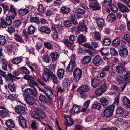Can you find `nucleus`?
<instances>
[{
	"mask_svg": "<svg viewBox=\"0 0 130 130\" xmlns=\"http://www.w3.org/2000/svg\"><path fill=\"white\" fill-rule=\"evenodd\" d=\"M54 73L47 68H44L42 75V77L44 81L47 82L49 81L50 77Z\"/></svg>",
	"mask_w": 130,
	"mask_h": 130,
	"instance_id": "obj_1",
	"label": "nucleus"
},
{
	"mask_svg": "<svg viewBox=\"0 0 130 130\" xmlns=\"http://www.w3.org/2000/svg\"><path fill=\"white\" fill-rule=\"evenodd\" d=\"M14 78H16V77L10 73L8 74L7 76V80L9 81H11L8 83V87L10 90L12 92L14 91L15 88V85L11 80Z\"/></svg>",
	"mask_w": 130,
	"mask_h": 130,
	"instance_id": "obj_2",
	"label": "nucleus"
},
{
	"mask_svg": "<svg viewBox=\"0 0 130 130\" xmlns=\"http://www.w3.org/2000/svg\"><path fill=\"white\" fill-rule=\"evenodd\" d=\"M114 108L115 106L113 105H110L106 107L103 111L104 116L107 118L111 117L113 115Z\"/></svg>",
	"mask_w": 130,
	"mask_h": 130,
	"instance_id": "obj_3",
	"label": "nucleus"
},
{
	"mask_svg": "<svg viewBox=\"0 0 130 130\" xmlns=\"http://www.w3.org/2000/svg\"><path fill=\"white\" fill-rule=\"evenodd\" d=\"M38 88L40 91L44 93L49 99L52 100L53 99L54 97V95L51 89L47 88L45 87L43 88L38 87Z\"/></svg>",
	"mask_w": 130,
	"mask_h": 130,
	"instance_id": "obj_4",
	"label": "nucleus"
},
{
	"mask_svg": "<svg viewBox=\"0 0 130 130\" xmlns=\"http://www.w3.org/2000/svg\"><path fill=\"white\" fill-rule=\"evenodd\" d=\"M82 71L80 69L76 68L73 73L74 80L76 82L78 81L82 77Z\"/></svg>",
	"mask_w": 130,
	"mask_h": 130,
	"instance_id": "obj_5",
	"label": "nucleus"
},
{
	"mask_svg": "<svg viewBox=\"0 0 130 130\" xmlns=\"http://www.w3.org/2000/svg\"><path fill=\"white\" fill-rule=\"evenodd\" d=\"M116 113L117 114L121 115L122 117L124 118L128 114V111L124 110L121 107H118L116 109Z\"/></svg>",
	"mask_w": 130,
	"mask_h": 130,
	"instance_id": "obj_6",
	"label": "nucleus"
},
{
	"mask_svg": "<svg viewBox=\"0 0 130 130\" xmlns=\"http://www.w3.org/2000/svg\"><path fill=\"white\" fill-rule=\"evenodd\" d=\"M18 118L19 123L20 126L24 128H26L27 125L25 118L21 115L18 116Z\"/></svg>",
	"mask_w": 130,
	"mask_h": 130,
	"instance_id": "obj_7",
	"label": "nucleus"
},
{
	"mask_svg": "<svg viewBox=\"0 0 130 130\" xmlns=\"http://www.w3.org/2000/svg\"><path fill=\"white\" fill-rule=\"evenodd\" d=\"M89 7L90 10H99L101 8L99 4L97 2H94L91 3Z\"/></svg>",
	"mask_w": 130,
	"mask_h": 130,
	"instance_id": "obj_8",
	"label": "nucleus"
},
{
	"mask_svg": "<svg viewBox=\"0 0 130 130\" xmlns=\"http://www.w3.org/2000/svg\"><path fill=\"white\" fill-rule=\"evenodd\" d=\"M15 111L18 114L24 115L26 113L24 107L21 105H19L16 107Z\"/></svg>",
	"mask_w": 130,
	"mask_h": 130,
	"instance_id": "obj_9",
	"label": "nucleus"
},
{
	"mask_svg": "<svg viewBox=\"0 0 130 130\" xmlns=\"http://www.w3.org/2000/svg\"><path fill=\"white\" fill-rule=\"evenodd\" d=\"M24 99L26 103L30 105H33L35 101V99L30 96L26 95L24 98Z\"/></svg>",
	"mask_w": 130,
	"mask_h": 130,
	"instance_id": "obj_10",
	"label": "nucleus"
},
{
	"mask_svg": "<svg viewBox=\"0 0 130 130\" xmlns=\"http://www.w3.org/2000/svg\"><path fill=\"white\" fill-rule=\"evenodd\" d=\"M9 12L12 14L11 17L12 19H14L17 15V12L14 6L12 5H10L9 10Z\"/></svg>",
	"mask_w": 130,
	"mask_h": 130,
	"instance_id": "obj_11",
	"label": "nucleus"
},
{
	"mask_svg": "<svg viewBox=\"0 0 130 130\" xmlns=\"http://www.w3.org/2000/svg\"><path fill=\"white\" fill-rule=\"evenodd\" d=\"M106 89L105 86H101L96 90L95 93L97 95L100 96L105 92Z\"/></svg>",
	"mask_w": 130,
	"mask_h": 130,
	"instance_id": "obj_12",
	"label": "nucleus"
},
{
	"mask_svg": "<svg viewBox=\"0 0 130 130\" xmlns=\"http://www.w3.org/2000/svg\"><path fill=\"white\" fill-rule=\"evenodd\" d=\"M96 20L98 26L100 28H103L105 23L104 19L102 18H97Z\"/></svg>",
	"mask_w": 130,
	"mask_h": 130,
	"instance_id": "obj_13",
	"label": "nucleus"
},
{
	"mask_svg": "<svg viewBox=\"0 0 130 130\" xmlns=\"http://www.w3.org/2000/svg\"><path fill=\"white\" fill-rule=\"evenodd\" d=\"M39 30L40 32L49 34L50 33L51 30L50 28L48 27L43 26L40 28Z\"/></svg>",
	"mask_w": 130,
	"mask_h": 130,
	"instance_id": "obj_14",
	"label": "nucleus"
},
{
	"mask_svg": "<svg viewBox=\"0 0 130 130\" xmlns=\"http://www.w3.org/2000/svg\"><path fill=\"white\" fill-rule=\"evenodd\" d=\"M103 61L101 57L97 56L95 57L93 60V63L95 64H97L100 65L102 64Z\"/></svg>",
	"mask_w": 130,
	"mask_h": 130,
	"instance_id": "obj_15",
	"label": "nucleus"
},
{
	"mask_svg": "<svg viewBox=\"0 0 130 130\" xmlns=\"http://www.w3.org/2000/svg\"><path fill=\"white\" fill-rule=\"evenodd\" d=\"M118 7L120 11L123 13L128 11V8L123 4L119 3L118 4Z\"/></svg>",
	"mask_w": 130,
	"mask_h": 130,
	"instance_id": "obj_16",
	"label": "nucleus"
},
{
	"mask_svg": "<svg viewBox=\"0 0 130 130\" xmlns=\"http://www.w3.org/2000/svg\"><path fill=\"white\" fill-rule=\"evenodd\" d=\"M98 45V43L95 42H92L91 44L87 43L85 45V47L89 48L94 50L95 48H96Z\"/></svg>",
	"mask_w": 130,
	"mask_h": 130,
	"instance_id": "obj_17",
	"label": "nucleus"
},
{
	"mask_svg": "<svg viewBox=\"0 0 130 130\" xmlns=\"http://www.w3.org/2000/svg\"><path fill=\"white\" fill-rule=\"evenodd\" d=\"M119 53L120 55L122 57H126L128 54L127 50L126 48L120 50L119 51Z\"/></svg>",
	"mask_w": 130,
	"mask_h": 130,
	"instance_id": "obj_18",
	"label": "nucleus"
},
{
	"mask_svg": "<svg viewBox=\"0 0 130 130\" xmlns=\"http://www.w3.org/2000/svg\"><path fill=\"white\" fill-rule=\"evenodd\" d=\"M72 79L70 78H66L63 80L62 85L64 87H67L69 86L72 83Z\"/></svg>",
	"mask_w": 130,
	"mask_h": 130,
	"instance_id": "obj_19",
	"label": "nucleus"
},
{
	"mask_svg": "<svg viewBox=\"0 0 130 130\" xmlns=\"http://www.w3.org/2000/svg\"><path fill=\"white\" fill-rule=\"evenodd\" d=\"M6 125L8 128H14L15 125L14 122L12 119H10L7 120L6 122Z\"/></svg>",
	"mask_w": 130,
	"mask_h": 130,
	"instance_id": "obj_20",
	"label": "nucleus"
},
{
	"mask_svg": "<svg viewBox=\"0 0 130 130\" xmlns=\"http://www.w3.org/2000/svg\"><path fill=\"white\" fill-rule=\"evenodd\" d=\"M100 80L98 78H95L91 81L92 86L94 88H96L100 85Z\"/></svg>",
	"mask_w": 130,
	"mask_h": 130,
	"instance_id": "obj_21",
	"label": "nucleus"
},
{
	"mask_svg": "<svg viewBox=\"0 0 130 130\" xmlns=\"http://www.w3.org/2000/svg\"><path fill=\"white\" fill-rule=\"evenodd\" d=\"M122 102L124 106L127 108H130V100L128 98L124 97L123 99Z\"/></svg>",
	"mask_w": 130,
	"mask_h": 130,
	"instance_id": "obj_22",
	"label": "nucleus"
},
{
	"mask_svg": "<svg viewBox=\"0 0 130 130\" xmlns=\"http://www.w3.org/2000/svg\"><path fill=\"white\" fill-rule=\"evenodd\" d=\"M39 109L38 108L36 109L35 111L32 112L31 114L32 117L37 120H39Z\"/></svg>",
	"mask_w": 130,
	"mask_h": 130,
	"instance_id": "obj_23",
	"label": "nucleus"
},
{
	"mask_svg": "<svg viewBox=\"0 0 130 130\" xmlns=\"http://www.w3.org/2000/svg\"><path fill=\"white\" fill-rule=\"evenodd\" d=\"M116 16L114 14H110L108 15L106 20L108 22H112L116 20Z\"/></svg>",
	"mask_w": 130,
	"mask_h": 130,
	"instance_id": "obj_24",
	"label": "nucleus"
},
{
	"mask_svg": "<svg viewBox=\"0 0 130 130\" xmlns=\"http://www.w3.org/2000/svg\"><path fill=\"white\" fill-rule=\"evenodd\" d=\"M90 89V88L86 85H83L78 88L79 91L80 92H84L88 91Z\"/></svg>",
	"mask_w": 130,
	"mask_h": 130,
	"instance_id": "obj_25",
	"label": "nucleus"
},
{
	"mask_svg": "<svg viewBox=\"0 0 130 130\" xmlns=\"http://www.w3.org/2000/svg\"><path fill=\"white\" fill-rule=\"evenodd\" d=\"M69 19L73 24L76 25L77 23L76 16L75 14H71L69 16Z\"/></svg>",
	"mask_w": 130,
	"mask_h": 130,
	"instance_id": "obj_26",
	"label": "nucleus"
},
{
	"mask_svg": "<svg viewBox=\"0 0 130 130\" xmlns=\"http://www.w3.org/2000/svg\"><path fill=\"white\" fill-rule=\"evenodd\" d=\"M86 38L82 34H80L77 38V41L79 44H82L86 41Z\"/></svg>",
	"mask_w": 130,
	"mask_h": 130,
	"instance_id": "obj_27",
	"label": "nucleus"
},
{
	"mask_svg": "<svg viewBox=\"0 0 130 130\" xmlns=\"http://www.w3.org/2000/svg\"><path fill=\"white\" fill-rule=\"evenodd\" d=\"M91 60L90 56H85L81 61V64L83 65H86L89 63Z\"/></svg>",
	"mask_w": 130,
	"mask_h": 130,
	"instance_id": "obj_28",
	"label": "nucleus"
},
{
	"mask_svg": "<svg viewBox=\"0 0 130 130\" xmlns=\"http://www.w3.org/2000/svg\"><path fill=\"white\" fill-rule=\"evenodd\" d=\"M29 12V10L26 8L21 9L19 11V13L21 16H23L27 14Z\"/></svg>",
	"mask_w": 130,
	"mask_h": 130,
	"instance_id": "obj_29",
	"label": "nucleus"
},
{
	"mask_svg": "<svg viewBox=\"0 0 130 130\" xmlns=\"http://www.w3.org/2000/svg\"><path fill=\"white\" fill-rule=\"evenodd\" d=\"M23 60L22 59L21 57H18L12 59L11 62L13 64H18L21 62Z\"/></svg>",
	"mask_w": 130,
	"mask_h": 130,
	"instance_id": "obj_30",
	"label": "nucleus"
},
{
	"mask_svg": "<svg viewBox=\"0 0 130 130\" xmlns=\"http://www.w3.org/2000/svg\"><path fill=\"white\" fill-rule=\"evenodd\" d=\"M70 11V8L67 6H62L60 9V12L62 13L65 14L68 13Z\"/></svg>",
	"mask_w": 130,
	"mask_h": 130,
	"instance_id": "obj_31",
	"label": "nucleus"
},
{
	"mask_svg": "<svg viewBox=\"0 0 130 130\" xmlns=\"http://www.w3.org/2000/svg\"><path fill=\"white\" fill-rule=\"evenodd\" d=\"M64 71V70L62 69H58L57 72V76L59 78L61 79L63 78Z\"/></svg>",
	"mask_w": 130,
	"mask_h": 130,
	"instance_id": "obj_32",
	"label": "nucleus"
},
{
	"mask_svg": "<svg viewBox=\"0 0 130 130\" xmlns=\"http://www.w3.org/2000/svg\"><path fill=\"white\" fill-rule=\"evenodd\" d=\"M37 49L39 51V50L42 49V50L40 51V52L41 54L43 53L44 52V48H42V43L40 42H38L36 43Z\"/></svg>",
	"mask_w": 130,
	"mask_h": 130,
	"instance_id": "obj_33",
	"label": "nucleus"
},
{
	"mask_svg": "<svg viewBox=\"0 0 130 130\" xmlns=\"http://www.w3.org/2000/svg\"><path fill=\"white\" fill-rule=\"evenodd\" d=\"M58 55L57 53L56 52H53L51 54L50 56L53 62L57 59L58 57Z\"/></svg>",
	"mask_w": 130,
	"mask_h": 130,
	"instance_id": "obj_34",
	"label": "nucleus"
},
{
	"mask_svg": "<svg viewBox=\"0 0 130 130\" xmlns=\"http://www.w3.org/2000/svg\"><path fill=\"white\" fill-rule=\"evenodd\" d=\"M111 42L110 39L108 38H105L103 40L102 44L105 46H108L110 45Z\"/></svg>",
	"mask_w": 130,
	"mask_h": 130,
	"instance_id": "obj_35",
	"label": "nucleus"
},
{
	"mask_svg": "<svg viewBox=\"0 0 130 130\" xmlns=\"http://www.w3.org/2000/svg\"><path fill=\"white\" fill-rule=\"evenodd\" d=\"M115 124L118 126L122 125L124 121L123 119L121 118L116 119L115 120Z\"/></svg>",
	"mask_w": 130,
	"mask_h": 130,
	"instance_id": "obj_36",
	"label": "nucleus"
},
{
	"mask_svg": "<svg viewBox=\"0 0 130 130\" xmlns=\"http://www.w3.org/2000/svg\"><path fill=\"white\" fill-rule=\"evenodd\" d=\"M39 120L45 118L46 115L44 112L40 108L39 109Z\"/></svg>",
	"mask_w": 130,
	"mask_h": 130,
	"instance_id": "obj_37",
	"label": "nucleus"
},
{
	"mask_svg": "<svg viewBox=\"0 0 130 130\" xmlns=\"http://www.w3.org/2000/svg\"><path fill=\"white\" fill-rule=\"evenodd\" d=\"M40 101L43 103H46L47 100L46 97L43 95L41 94L39 97Z\"/></svg>",
	"mask_w": 130,
	"mask_h": 130,
	"instance_id": "obj_38",
	"label": "nucleus"
},
{
	"mask_svg": "<svg viewBox=\"0 0 130 130\" xmlns=\"http://www.w3.org/2000/svg\"><path fill=\"white\" fill-rule=\"evenodd\" d=\"M100 101L102 105L103 106H107L108 104V100L106 98L104 97L101 98Z\"/></svg>",
	"mask_w": 130,
	"mask_h": 130,
	"instance_id": "obj_39",
	"label": "nucleus"
},
{
	"mask_svg": "<svg viewBox=\"0 0 130 130\" xmlns=\"http://www.w3.org/2000/svg\"><path fill=\"white\" fill-rule=\"evenodd\" d=\"M79 111V108L77 106H74L72 108L71 112V114L73 115L78 113Z\"/></svg>",
	"mask_w": 130,
	"mask_h": 130,
	"instance_id": "obj_40",
	"label": "nucleus"
},
{
	"mask_svg": "<svg viewBox=\"0 0 130 130\" xmlns=\"http://www.w3.org/2000/svg\"><path fill=\"white\" fill-rule=\"evenodd\" d=\"M8 114L7 110L6 109L1 110L0 111V116L3 118L6 117Z\"/></svg>",
	"mask_w": 130,
	"mask_h": 130,
	"instance_id": "obj_41",
	"label": "nucleus"
},
{
	"mask_svg": "<svg viewBox=\"0 0 130 130\" xmlns=\"http://www.w3.org/2000/svg\"><path fill=\"white\" fill-rule=\"evenodd\" d=\"M62 42L65 45L68 47H71L73 43L70 42L69 40L66 39L63 40Z\"/></svg>",
	"mask_w": 130,
	"mask_h": 130,
	"instance_id": "obj_42",
	"label": "nucleus"
},
{
	"mask_svg": "<svg viewBox=\"0 0 130 130\" xmlns=\"http://www.w3.org/2000/svg\"><path fill=\"white\" fill-rule=\"evenodd\" d=\"M23 78L27 80L28 81V83L29 81H35L34 78L32 76L30 75H25L24 76Z\"/></svg>",
	"mask_w": 130,
	"mask_h": 130,
	"instance_id": "obj_43",
	"label": "nucleus"
},
{
	"mask_svg": "<svg viewBox=\"0 0 130 130\" xmlns=\"http://www.w3.org/2000/svg\"><path fill=\"white\" fill-rule=\"evenodd\" d=\"M50 78L51 81L54 83L56 84L58 83L57 78L55 74L53 73L52 75L50 77Z\"/></svg>",
	"mask_w": 130,
	"mask_h": 130,
	"instance_id": "obj_44",
	"label": "nucleus"
},
{
	"mask_svg": "<svg viewBox=\"0 0 130 130\" xmlns=\"http://www.w3.org/2000/svg\"><path fill=\"white\" fill-rule=\"evenodd\" d=\"M116 79L120 84L125 82L124 77H122L120 76H117L116 78Z\"/></svg>",
	"mask_w": 130,
	"mask_h": 130,
	"instance_id": "obj_45",
	"label": "nucleus"
},
{
	"mask_svg": "<svg viewBox=\"0 0 130 130\" xmlns=\"http://www.w3.org/2000/svg\"><path fill=\"white\" fill-rule=\"evenodd\" d=\"M102 106L100 103H97L93 104L92 106V108L93 109H97L100 110L101 109Z\"/></svg>",
	"mask_w": 130,
	"mask_h": 130,
	"instance_id": "obj_46",
	"label": "nucleus"
},
{
	"mask_svg": "<svg viewBox=\"0 0 130 130\" xmlns=\"http://www.w3.org/2000/svg\"><path fill=\"white\" fill-rule=\"evenodd\" d=\"M14 39L17 41L24 43V42L23 40L22 37H20L16 34H15L14 35Z\"/></svg>",
	"mask_w": 130,
	"mask_h": 130,
	"instance_id": "obj_47",
	"label": "nucleus"
},
{
	"mask_svg": "<svg viewBox=\"0 0 130 130\" xmlns=\"http://www.w3.org/2000/svg\"><path fill=\"white\" fill-rule=\"evenodd\" d=\"M120 40L118 39H114L113 42V45L115 47L119 46Z\"/></svg>",
	"mask_w": 130,
	"mask_h": 130,
	"instance_id": "obj_48",
	"label": "nucleus"
},
{
	"mask_svg": "<svg viewBox=\"0 0 130 130\" xmlns=\"http://www.w3.org/2000/svg\"><path fill=\"white\" fill-rule=\"evenodd\" d=\"M35 28L34 26L31 25L28 28V33L30 34H34L35 31Z\"/></svg>",
	"mask_w": 130,
	"mask_h": 130,
	"instance_id": "obj_49",
	"label": "nucleus"
},
{
	"mask_svg": "<svg viewBox=\"0 0 130 130\" xmlns=\"http://www.w3.org/2000/svg\"><path fill=\"white\" fill-rule=\"evenodd\" d=\"M32 90L30 88H28L25 89L24 91V93L26 95L30 96L32 94Z\"/></svg>",
	"mask_w": 130,
	"mask_h": 130,
	"instance_id": "obj_50",
	"label": "nucleus"
},
{
	"mask_svg": "<svg viewBox=\"0 0 130 130\" xmlns=\"http://www.w3.org/2000/svg\"><path fill=\"white\" fill-rule=\"evenodd\" d=\"M124 80L126 83L130 82V72H128L125 75L124 77Z\"/></svg>",
	"mask_w": 130,
	"mask_h": 130,
	"instance_id": "obj_51",
	"label": "nucleus"
},
{
	"mask_svg": "<svg viewBox=\"0 0 130 130\" xmlns=\"http://www.w3.org/2000/svg\"><path fill=\"white\" fill-rule=\"evenodd\" d=\"M116 69L117 72L120 74H122L125 70L124 68L121 66H117Z\"/></svg>",
	"mask_w": 130,
	"mask_h": 130,
	"instance_id": "obj_52",
	"label": "nucleus"
},
{
	"mask_svg": "<svg viewBox=\"0 0 130 130\" xmlns=\"http://www.w3.org/2000/svg\"><path fill=\"white\" fill-rule=\"evenodd\" d=\"M112 2V0H104V2L103 4V6L105 7L110 6L111 5Z\"/></svg>",
	"mask_w": 130,
	"mask_h": 130,
	"instance_id": "obj_53",
	"label": "nucleus"
},
{
	"mask_svg": "<svg viewBox=\"0 0 130 130\" xmlns=\"http://www.w3.org/2000/svg\"><path fill=\"white\" fill-rule=\"evenodd\" d=\"M30 21V22H35L39 23L40 22V20L37 17H31Z\"/></svg>",
	"mask_w": 130,
	"mask_h": 130,
	"instance_id": "obj_54",
	"label": "nucleus"
},
{
	"mask_svg": "<svg viewBox=\"0 0 130 130\" xmlns=\"http://www.w3.org/2000/svg\"><path fill=\"white\" fill-rule=\"evenodd\" d=\"M6 40L5 37L4 36L0 35V45H4L6 43Z\"/></svg>",
	"mask_w": 130,
	"mask_h": 130,
	"instance_id": "obj_55",
	"label": "nucleus"
},
{
	"mask_svg": "<svg viewBox=\"0 0 130 130\" xmlns=\"http://www.w3.org/2000/svg\"><path fill=\"white\" fill-rule=\"evenodd\" d=\"M75 12L77 13L83 14L85 13V11L81 8H77L75 10Z\"/></svg>",
	"mask_w": 130,
	"mask_h": 130,
	"instance_id": "obj_56",
	"label": "nucleus"
},
{
	"mask_svg": "<svg viewBox=\"0 0 130 130\" xmlns=\"http://www.w3.org/2000/svg\"><path fill=\"white\" fill-rule=\"evenodd\" d=\"M44 46L47 48L49 49L53 48V45L49 42H46L44 43Z\"/></svg>",
	"mask_w": 130,
	"mask_h": 130,
	"instance_id": "obj_57",
	"label": "nucleus"
},
{
	"mask_svg": "<svg viewBox=\"0 0 130 130\" xmlns=\"http://www.w3.org/2000/svg\"><path fill=\"white\" fill-rule=\"evenodd\" d=\"M64 25L65 26L68 27H70L72 25L71 22L68 20L64 21Z\"/></svg>",
	"mask_w": 130,
	"mask_h": 130,
	"instance_id": "obj_58",
	"label": "nucleus"
},
{
	"mask_svg": "<svg viewBox=\"0 0 130 130\" xmlns=\"http://www.w3.org/2000/svg\"><path fill=\"white\" fill-rule=\"evenodd\" d=\"M6 22L8 26H10L11 24L12 21L10 18V17L9 16H7L6 19Z\"/></svg>",
	"mask_w": 130,
	"mask_h": 130,
	"instance_id": "obj_59",
	"label": "nucleus"
},
{
	"mask_svg": "<svg viewBox=\"0 0 130 130\" xmlns=\"http://www.w3.org/2000/svg\"><path fill=\"white\" fill-rule=\"evenodd\" d=\"M75 57L73 56L71 57V60L68 65H75L76 64Z\"/></svg>",
	"mask_w": 130,
	"mask_h": 130,
	"instance_id": "obj_60",
	"label": "nucleus"
},
{
	"mask_svg": "<svg viewBox=\"0 0 130 130\" xmlns=\"http://www.w3.org/2000/svg\"><path fill=\"white\" fill-rule=\"evenodd\" d=\"M94 36L95 38L97 40H99L101 39V36L100 33L97 31L94 32Z\"/></svg>",
	"mask_w": 130,
	"mask_h": 130,
	"instance_id": "obj_61",
	"label": "nucleus"
},
{
	"mask_svg": "<svg viewBox=\"0 0 130 130\" xmlns=\"http://www.w3.org/2000/svg\"><path fill=\"white\" fill-rule=\"evenodd\" d=\"M51 35L54 40H57L58 39V36L57 32H53Z\"/></svg>",
	"mask_w": 130,
	"mask_h": 130,
	"instance_id": "obj_62",
	"label": "nucleus"
},
{
	"mask_svg": "<svg viewBox=\"0 0 130 130\" xmlns=\"http://www.w3.org/2000/svg\"><path fill=\"white\" fill-rule=\"evenodd\" d=\"M13 26L15 27H18L21 24V21L19 20H16L13 22Z\"/></svg>",
	"mask_w": 130,
	"mask_h": 130,
	"instance_id": "obj_63",
	"label": "nucleus"
},
{
	"mask_svg": "<svg viewBox=\"0 0 130 130\" xmlns=\"http://www.w3.org/2000/svg\"><path fill=\"white\" fill-rule=\"evenodd\" d=\"M110 54H112V55L115 56H117L118 52L113 48H110Z\"/></svg>",
	"mask_w": 130,
	"mask_h": 130,
	"instance_id": "obj_64",
	"label": "nucleus"
}]
</instances>
